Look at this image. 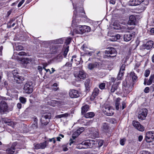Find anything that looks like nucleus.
I'll return each mask as SVG.
<instances>
[{
  "instance_id": "f257e3e1",
  "label": "nucleus",
  "mask_w": 154,
  "mask_h": 154,
  "mask_svg": "<svg viewBox=\"0 0 154 154\" xmlns=\"http://www.w3.org/2000/svg\"><path fill=\"white\" fill-rule=\"evenodd\" d=\"M79 67H76L74 72V75L75 78V80L77 81H81L85 79L86 78V74L85 72L82 70H79Z\"/></svg>"
},
{
  "instance_id": "f03ea898",
  "label": "nucleus",
  "mask_w": 154,
  "mask_h": 154,
  "mask_svg": "<svg viewBox=\"0 0 154 154\" xmlns=\"http://www.w3.org/2000/svg\"><path fill=\"white\" fill-rule=\"evenodd\" d=\"M11 110L9 108V106L7 102L4 100L0 102V114L1 115L7 114Z\"/></svg>"
},
{
  "instance_id": "7ed1b4c3",
  "label": "nucleus",
  "mask_w": 154,
  "mask_h": 154,
  "mask_svg": "<svg viewBox=\"0 0 154 154\" xmlns=\"http://www.w3.org/2000/svg\"><path fill=\"white\" fill-rule=\"evenodd\" d=\"M51 117V114L50 112L45 113L42 115L40 119L41 123V127H43L47 125L50 122Z\"/></svg>"
},
{
  "instance_id": "20e7f679",
  "label": "nucleus",
  "mask_w": 154,
  "mask_h": 154,
  "mask_svg": "<svg viewBox=\"0 0 154 154\" xmlns=\"http://www.w3.org/2000/svg\"><path fill=\"white\" fill-rule=\"evenodd\" d=\"M105 53L106 54L104 56V58L108 57H115L117 55V53L115 48L110 47L107 48V50L105 51Z\"/></svg>"
},
{
  "instance_id": "39448f33",
  "label": "nucleus",
  "mask_w": 154,
  "mask_h": 154,
  "mask_svg": "<svg viewBox=\"0 0 154 154\" xmlns=\"http://www.w3.org/2000/svg\"><path fill=\"white\" fill-rule=\"evenodd\" d=\"M133 86V83H130L129 81L125 80L123 83V88L125 93H129L131 91Z\"/></svg>"
},
{
  "instance_id": "423d86ee",
  "label": "nucleus",
  "mask_w": 154,
  "mask_h": 154,
  "mask_svg": "<svg viewBox=\"0 0 154 154\" xmlns=\"http://www.w3.org/2000/svg\"><path fill=\"white\" fill-rule=\"evenodd\" d=\"M33 88L32 82L31 81H28L24 85L23 89L26 93L30 94L33 91Z\"/></svg>"
},
{
  "instance_id": "0eeeda50",
  "label": "nucleus",
  "mask_w": 154,
  "mask_h": 154,
  "mask_svg": "<svg viewBox=\"0 0 154 154\" xmlns=\"http://www.w3.org/2000/svg\"><path fill=\"white\" fill-rule=\"evenodd\" d=\"M12 72L14 76V82L17 84H21L23 82V81L25 79L23 77L14 74L15 73L17 74H18V72L17 71L14 70L12 71Z\"/></svg>"
},
{
  "instance_id": "6e6552de",
  "label": "nucleus",
  "mask_w": 154,
  "mask_h": 154,
  "mask_svg": "<svg viewBox=\"0 0 154 154\" xmlns=\"http://www.w3.org/2000/svg\"><path fill=\"white\" fill-rule=\"evenodd\" d=\"M148 113V110L146 108L140 109L138 112V118L141 120L145 119Z\"/></svg>"
},
{
  "instance_id": "1a4fd4ad",
  "label": "nucleus",
  "mask_w": 154,
  "mask_h": 154,
  "mask_svg": "<svg viewBox=\"0 0 154 154\" xmlns=\"http://www.w3.org/2000/svg\"><path fill=\"white\" fill-rule=\"evenodd\" d=\"M94 141L92 140H88L82 142V144L84 146L85 149L91 148L94 144Z\"/></svg>"
},
{
  "instance_id": "9d476101",
  "label": "nucleus",
  "mask_w": 154,
  "mask_h": 154,
  "mask_svg": "<svg viewBox=\"0 0 154 154\" xmlns=\"http://www.w3.org/2000/svg\"><path fill=\"white\" fill-rule=\"evenodd\" d=\"M153 41L150 40L147 42L146 43L143 44L140 47L141 50H145V49L150 50L153 47Z\"/></svg>"
},
{
  "instance_id": "9b49d317",
  "label": "nucleus",
  "mask_w": 154,
  "mask_h": 154,
  "mask_svg": "<svg viewBox=\"0 0 154 154\" xmlns=\"http://www.w3.org/2000/svg\"><path fill=\"white\" fill-rule=\"evenodd\" d=\"M146 140L147 142H151L154 140V131H150L146 133Z\"/></svg>"
},
{
  "instance_id": "f8f14e48",
  "label": "nucleus",
  "mask_w": 154,
  "mask_h": 154,
  "mask_svg": "<svg viewBox=\"0 0 154 154\" xmlns=\"http://www.w3.org/2000/svg\"><path fill=\"white\" fill-rule=\"evenodd\" d=\"M133 126L137 129L140 131H143L144 130V128L138 121L134 120L132 122Z\"/></svg>"
},
{
  "instance_id": "ddd939ff",
  "label": "nucleus",
  "mask_w": 154,
  "mask_h": 154,
  "mask_svg": "<svg viewBox=\"0 0 154 154\" xmlns=\"http://www.w3.org/2000/svg\"><path fill=\"white\" fill-rule=\"evenodd\" d=\"M62 48L60 45H53L50 48L51 51L53 54L59 52Z\"/></svg>"
},
{
  "instance_id": "4468645a",
  "label": "nucleus",
  "mask_w": 154,
  "mask_h": 154,
  "mask_svg": "<svg viewBox=\"0 0 154 154\" xmlns=\"http://www.w3.org/2000/svg\"><path fill=\"white\" fill-rule=\"evenodd\" d=\"M17 144V142L13 143L11 147L10 148L7 149L6 150V152L7 154H13L14 153H17V152H15L14 151L15 149V146Z\"/></svg>"
},
{
  "instance_id": "2eb2a0df",
  "label": "nucleus",
  "mask_w": 154,
  "mask_h": 154,
  "mask_svg": "<svg viewBox=\"0 0 154 154\" xmlns=\"http://www.w3.org/2000/svg\"><path fill=\"white\" fill-rule=\"evenodd\" d=\"M47 141H45L43 143L38 144H34V145L35 149H44L47 145Z\"/></svg>"
},
{
  "instance_id": "dca6fc26",
  "label": "nucleus",
  "mask_w": 154,
  "mask_h": 154,
  "mask_svg": "<svg viewBox=\"0 0 154 154\" xmlns=\"http://www.w3.org/2000/svg\"><path fill=\"white\" fill-rule=\"evenodd\" d=\"M69 95L71 98H77L80 95L79 92L74 89H71L69 90Z\"/></svg>"
},
{
  "instance_id": "f3484780",
  "label": "nucleus",
  "mask_w": 154,
  "mask_h": 154,
  "mask_svg": "<svg viewBox=\"0 0 154 154\" xmlns=\"http://www.w3.org/2000/svg\"><path fill=\"white\" fill-rule=\"evenodd\" d=\"M104 108L105 109H103V112L105 115L107 116H111L113 115L112 110L110 109L109 106H105Z\"/></svg>"
},
{
  "instance_id": "a211bd4d",
  "label": "nucleus",
  "mask_w": 154,
  "mask_h": 154,
  "mask_svg": "<svg viewBox=\"0 0 154 154\" xmlns=\"http://www.w3.org/2000/svg\"><path fill=\"white\" fill-rule=\"evenodd\" d=\"M21 62L23 65L24 67L28 68L27 65L30 63V62L32 61L31 59L28 58H23L21 59Z\"/></svg>"
},
{
  "instance_id": "6ab92c4d",
  "label": "nucleus",
  "mask_w": 154,
  "mask_h": 154,
  "mask_svg": "<svg viewBox=\"0 0 154 154\" xmlns=\"http://www.w3.org/2000/svg\"><path fill=\"white\" fill-rule=\"evenodd\" d=\"M133 33H127L124 35V40L125 41L128 42L131 40L133 37L134 36Z\"/></svg>"
},
{
  "instance_id": "aec40b11",
  "label": "nucleus",
  "mask_w": 154,
  "mask_h": 154,
  "mask_svg": "<svg viewBox=\"0 0 154 154\" xmlns=\"http://www.w3.org/2000/svg\"><path fill=\"white\" fill-rule=\"evenodd\" d=\"M82 26L78 25L76 27V28L74 29L73 32L74 33L76 34H83V29L82 28Z\"/></svg>"
},
{
  "instance_id": "412c9836",
  "label": "nucleus",
  "mask_w": 154,
  "mask_h": 154,
  "mask_svg": "<svg viewBox=\"0 0 154 154\" xmlns=\"http://www.w3.org/2000/svg\"><path fill=\"white\" fill-rule=\"evenodd\" d=\"M136 19L133 15H131L129 17V20L128 22V24L131 25H135V23Z\"/></svg>"
},
{
  "instance_id": "4be33fe9",
  "label": "nucleus",
  "mask_w": 154,
  "mask_h": 154,
  "mask_svg": "<svg viewBox=\"0 0 154 154\" xmlns=\"http://www.w3.org/2000/svg\"><path fill=\"white\" fill-rule=\"evenodd\" d=\"M71 62H73L76 65H78L80 64V59L77 57V56L75 55L73 56L71 60Z\"/></svg>"
},
{
  "instance_id": "5701e85b",
  "label": "nucleus",
  "mask_w": 154,
  "mask_h": 154,
  "mask_svg": "<svg viewBox=\"0 0 154 154\" xmlns=\"http://www.w3.org/2000/svg\"><path fill=\"white\" fill-rule=\"evenodd\" d=\"M121 99L119 98H117L115 101V106L116 109L117 110H119V108H121V106L120 105V101Z\"/></svg>"
},
{
  "instance_id": "b1692460",
  "label": "nucleus",
  "mask_w": 154,
  "mask_h": 154,
  "mask_svg": "<svg viewBox=\"0 0 154 154\" xmlns=\"http://www.w3.org/2000/svg\"><path fill=\"white\" fill-rule=\"evenodd\" d=\"M69 46L68 45H66V46L64 45V47L63 49V55L64 57H65L67 54V53L69 51Z\"/></svg>"
},
{
  "instance_id": "393cba45",
  "label": "nucleus",
  "mask_w": 154,
  "mask_h": 154,
  "mask_svg": "<svg viewBox=\"0 0 154 154\" xmlns=\"http://www.w3.org/2000/svg\"><path fill=\"white\" fill-rule=\"evenodd\" d=\"M90 80L89 79H86L85 82V85L86 90L88 91L90 90Z\"/></svg>"
},
{
  "instance_id": "a878e982",
  "label": "nucleus",
  "mask_w": 154,
  "mask_h": 154,
  "mask_svg": "<svg viewBox=\"0 0 154 154\" xmlns=\"http://www.w3.org/2000/svg\"><path fill=\"white\" fill-rule=\"evenodd\" d=\"M83 34L89 32L91 30V28L89 26H82Z\"/></svg>"
},
{
  "instance_id": "bb28decb",
  "label": "nucleus",
  "mask_w": 154,
  "mask_h": 154,
  "mask_svg": "<svg viewBox=\"0 0 154 154\" xmlns=\"http://www.w3.org/2000/svg\"><path fill=\"white\" fill-rule=\"evenodd\" d=\"M89 108V106L88 105H86L84 106L82 108L81 113L82 114H83L88 111Z\"/></svg>"
},
{
  "instance_id": "cd10ccee",
  "label": "nucleus",
  "mask_w": 154,
  "mask_h": 154,
  "mask_svg": "<svg viewBox=\"0 0 154 154\" xmlns=\"http://www.w3.org/2000/svg\"><path fill=\"white\" fill-rule=\"evenodd\" d=\"M63 38H60V39L52 40V42L53 43L55 44H61L63 43Z\"/></svg>"
},
{
  "instance_id": "c85d7f7f",
  "label": "nucleus",
  "mask_w": 154,
  "mask_h": 154,
  "mask_svg": "<svg viewBox=\"0 0 154 154\" xmlns=\"http://www.w3.org/2000/svg\"><path fill=\"white\" fill-rule=\"evenodd\" d=\"M99 90L98 88H95L92 93V97L95 98L96 96H97L99 93Z\"/></svg>"
},
{
  "instance_id": "c756f323",
  "label": "nucleus",
  "mask_w": 154,
  "mask_h": 154,
  "mask_svg": "<svg viewBox=\"0 0 154 154\" xmlns=\"http://www.w3.org/2000/svg\"><path fill=\"white\" fill-rule=\"evenodd\" d=\"M94 113L93 112H88L85 115V117L86 118H91L94 116Z\"/></svg>"
},
{
  "instance_id": "7c9ffc66",
  "label": "nucleus",
  "mask_w": 154,
  "mask_h": 154,
  "mask_svg": "<svg viewBox=\"0 0 154 154\" xmlns=\"http://www.w3.org/2000/svg\"><path fill=\"white\" fill-rule=\"evenodd\" d=\"M153 82H154V74L150 76L149 79L147 82V85H150Z\"/></svg>"
},
{
  "instance_id": "2f4dec72",
  "label": "nucleus",
  "mask_w": 154,
  "mask_h": 154,
  "mask_svg": "<svg viewBox=\"0 0 154 154\" xmlns=\"http://www.w3.org/2000/svg\"><path fill=\"white\" fill-rule=\"evenodd\" d=\"M118 87V85L117 84H115L112 85L110 90L111 92V93L114 92L117 89Z\"/></svg>"
},
{
  "instance_id": "473e14b6",
  "label": "nucleus",
  "mask_w": 154,
  "mask_h": 154,
  "mask_svg": "<svg viewBox=\"0 0 154 154\" xmlns=\"http://www.w3.org/2000/svg\"><path fill=\"white\" fill-rule=\"evenodd\" d=\"M95 68L100 69L102 67V63L101 62H95Z\"/></svg>"
},
{
  "instance_id": "72a5a7b5",
  "label": "nucleus",
  "mask_w": 154,
  "mask_h": 154,
  "mask_svg": "<svg viewBox=\"0 0 154 154\" xmlns=\"http://www.w3.org/2000/svg\"><path fill=\"white\" fill-rule=\"evenodd\" d=\"M109 127L108 124L106 123H104L103 125V128L104 131L106 132L109 129Z\"/></svg>"
},
{
  "instance_id": "f704fd0d",
  "label": "nucleus",
  "mask_w": 154,
  "mask_h": 154,
  "mask_svg": "<svg viewBox=\"0 0 154 154\" xmlns=\"http://www.w3.org/2000/svg\"><path fill=\"white\" fill-rule=\"evenodd\" d=\"M95 63H90L88 66V68L90 70H92L95 68Z\"/></svg>"
},
{
  "instance_id": "c9c22d12",
  "label": "nucleus",
  "mask_w": 154,
  "mask_h": 154,
  "mask_svg": "<svg viewBox=\"0 0 154 154\" xmlns=\"http://www.w3.org/2000/svg\"><path fill=\"white\" fill-rule=\"evenodd\" d=\"M19 100L20 102L23 104H25L26 101V98L23 97H20L19 98Z\"/></svg>"
},
{
  "instance_id": "e433bc0d",
  "label": "nucleus",
  "mask_w": 154,
  "mask_h": 154,
  "mask_svg": "<svg viewBox=\"0 0 154 154\" xmlns=\"http://www.w3.org/2000/svg\"><path fill=\"white\" fill-rule=\"evenodd\" d=\"M124 74V72L122 71H119V73L118 75L117 79L118 80H120L121 79V77L123 76Z\"/></svg>"
},
{
  "instance_id": "4c0bfd02",
  "label": "nucleus",
  "mask_w": 154,
  "mask_h": 154,
  "mask_svg": "<svg viewBox=\"0 0 154 154\" xmlns=\"http://www.w3.org/2000/svg\"><path fill=\"white\" fill-rule=\"evenodd\" d=\"M79 135V134L78 132L76 131L73 133L72 135V138L73 139V140L78 137Z\"/></svg>"
},
{
  "instance_id": "58836bf2",
  "label": "nucleus",
  "mask_w": 154,
  "mask_h": 154,
  "mask_svg": "<svg viewBox=\"0 0 154 154\" xmlns=\"http://www.w3.org/2000/svg\"><path fill=\"white\" fill-rule=\"evenodd\" d=\"M136 4L135 0H131L128 2V4L132 6H136Z\"/></svg>"
},
{
  "instance_id": "ea45409f",
  "label": "nucleus",
  "mask_w": 154,
  "mask_h": 154,
  "mask_svg": "<svg viewBox=\"0 0 154 154\" xmlns=\"http://www.w3.org/2000/svg\"><path fill=\"white\" fill-rule=\"evenodd\" d=\"M23 47L22 45H19L16 46L15 48V50L17 51H20L22 50H23Z\"/></svg>"
},
{
  "instance_id": "a19ab883",
  "label": "nucleus",
  "mask_w": 154,
  "mask_h": 154,
  "mask_svg": "<svg viewBox=\"0 0 154 154\" xmlns=\"http://www.w3.org/2000/svg\"><path fill=\"white\" fill-rule=\"evenodd\" d=\"M84 130V128L83 127H82L80 128H79L76 131L78 132V133L79 134V135L81 134L83 131Z\"/></svg>"
},
{
  "instance_id": "79ce46f5",
  "label": "nucleus",
  "mask_w": 154,
  "mask_h": 154,
  "mask_svg": "<svg viewBox=\"0 0 154 154\" xmlns=\"http://www.w3.org/2000/svg\"><path fill=\"white\" fill-rule=\"evenodd\" d=\"M71 41V38L70 37L68 38L66 40L65 42V44H66V45H68L70 43Z\"/></svg>"
},
{
  "instance_id": "37998d69",
  "label": "nucleus",
  "mask_w": 154,
  "mask_h": 154,
  "mask_svg": "<svg viewBox=\"0 0 154 154\" xmlns=\"http://www.w3.org/2000/svg\"><path fill=\"white\" fill-rule=\"evenodd\" d=\"M76 148L79 149H85L84 146L82 144V142L81 143H78L77 144Z\"/></svg>"
},
{
  "instance_id": "c03bdc74",
  "label": "nucleus",
  "mask_w": 154,
  "mask_h": 154,
  "mask_svg": "<svg viewBox=\"0 0 154 154\" xmlns=\"http://www.w3.org/2000/svg\"><path fill=\"white\" fill-rule=\"evenodd\" d=\"M72 66V63L69 62L66 63L65 64L63 65V67H71Z\"/></svg>"
},
{
  "instance_id": "a18cd8bd",
  "label": "nucleus",
  "mask_w": 154,
  "mask_h": 154,
  "mask_svg": "<svg viewBox=\"0 0 154 154\" xmlns=\"http://www.w3.org/2000/svg\"><path fill=\"white\" fill-rule=\"evenodd\" d=\"M70 143H69V145H71L73 143L74 145H76L77 143V142H76L75 140H72V139H70Z\"/></svg>"
},
{
  "instance_id": "49530a36",
  "label": "nucleus",
  "mask_w": 154,
  "mask_h": 154,
  "mask_svg": "<svg viewBox=\"0 0 154 154\" xmlns=\"http://www.w3.org/2000/svg\"><path fill=\"white\" fill-rule=\"evenodd\" d=\"M103 144V140H100L98 142V146L96 148L97 149H99V148L102 146Z\"/></svg>"
},
{
  "instance_id": "de8ad7c7",
  "label": "nucleus",
  "mask_w": 154,
  "mask_h": 154,
  "mask_svg": "<svg viewBox=\"0 0 154 154\" xmlns=\"http://www.w3.org/2000/svg\"><path fill=\"white\" fill-rule=\"evenodd\" d=\"M144 0H135L136 5L140 4L143 2Z\"/></svg>"
},
{
  "instance_id": "09e8293b",
  "label": "nucleus",
  "mask_w": 154,
  "mask_h": 154,
  "mask_svg": "<svg viewBox=\"0 0 154 154\" xmlns=\"http://www.w3.org/2000/svg\"><path fill=\"white\" fill-rule=\"evenodd\" d=\"M150 73V71L149 69H146L145 72V73L144 74L145 76L147 77L149 75Z\"/></svg>"
},
{
  "instance_id": "8fccbe9b",
  "label": "nucleus",
  "mask_w": 154,
  "mask_h": 154,
  "mask_svg": "<svg viewBox=\"0 0 154 154\" xmlns=\"http://www.w3.org/2000/svg\"><path fill=\"white\" fill-rule=\"evenodd\" d=\"M99 88L101 89H103L105 88V83H101L99 85Z\"/></svg>"
},
{
  "instance_id": "3c124183",
  "label": "nucleus",
  "mask_w": 154,
  "mask_h": 154,
  "mask_svg": "<svg viewBox=\"0 0 154 154\" xmlns=\"http://www.w3.org/2000/svg\"><path fill=\"white\" fill-rule=\"evenodd\" d=\"M122 106H121V108L123 110L126 107V103L124 101H123L122 102Z\"/></svg>"
},
{
  "instance_id": "603ef678",
  "label": "nucleus",
  "mask_w": 154,
  "mask_h": 154,
  "mask_svg": "<svg viewBox=\"0 0 154 154\" xmlns=\"http://www.w3.org/2000/svg\"><path fill=\"white\" fill-rule=\"evenodd\" d=\"M31 127L33 129H36L38 128V123H34V124H32Z\"/></svg>"
},
{
  "instance_id": "864d4df0",
  "label": "nucleus",
  "mask_w": 154,
  "mask_h": 154,
  "mask_svg": "<svg viewBox=\"0 0 154 154\" xmlns=\"http://www.w3.org/2000/svg\"><path fill=\"white\" fill-rule=\"evenodd\" d=\"M125 139H121L120 141V143L121 145L123 146L125 144Z\"/></svg>"
},
{
  "instance_id": "5fc2aeb1",
  "label": "nucleus",
  "mask_w": 154,
  "mask_h": 154,
  "mask_svg": "<svg viewBox=\"0 0 154 154\" xmlns=\"http://www.w3.org/2000/svg\"><path fill=\"white\" fill-rule=\"evenodd\" d=\"M18 55L20 56H26L27 54L25 52L21 51L19 52Z\"/></svg>"
},
{
  "instance_id": "6e6d98bb",
  "label": "nucleus",
  "mask_w": 154,
  "mask_h": 154,
  "mask_svg": "<svg viewBox=\"0 0 154 154\" xmlns=\"http://www.w3.org/2000/svg\"><path fill=\"white\" fill-rule=\"evenodd\" d=\"M43 69V68H42V67L40 66H38V69L39 70L40 74L42 75V70Z\"/></svg>"
},
{
  "instance_id": "4d7b16f0",
  "label": "nucleus",
  "mask_w": 154,
  "mask_h": 154,
  "mask_svg": "<svg viewBox=\"0 0 154 154\" xmlns=\"http://www.w3.org/2000/svg\"><path fill=\"white\" fill-rule=\"evenodd\" d=\"M125 64H123L120 69V71H122V72H123V71L124 70H125Z\"/></svg>"
},
{
  "instance_id": "13d9d810",
  "label": "nucleus",
  "mask_w": 154,
  "mask_h": 154,
  "mask_svg": "<svg viewBox=\"0 0 154 154\" xmlns=\"http://www.w3.org/2000/svg\"><path fill=\"white\" fill-rule=\"evenodd\" d=\"M25 0H22L18 4V7H20L23 4Z\"/></svg>"
},
{
  "instance_id": "bf43d9fd",
  "label": "nucleus",
  "mask_w": 154,
  "mask_h": 154,
  "mask_svg": "<svg viewBox=\"0 0 154 154\" xmlns=\"http://www.w3.org/2000/svg\"><path fill=\"white\" fill-rule=\"evenodd\" d=\"M150 88L149 87H146L145 88L144 90V91L146 93H148L149 92Z\"/></svg>"
},
{
  "instance_id": "052dcab7",
  "label": "nucleus",
  "mask_w": 154,
  "mask_h": 154,
  "mask_svg": "<svg viewBox=\"0 0 154 154\" xmlns=\"http://www.w3.org/2000/svg\"><path fill=\"white\" fill-rule=\"evenodd\" d=\"M14 122L12 121H10L9 122H8L7 125H8L13 127L14 126Z\"/></svg>"
},
{
  "instance_id": "680f3d73",
  "label": "nucleus",
  "mask_w": 154,
  "mask_h": 154,
  "mask_svg": "<svg viewBox=\"0 0 154 154\" xmlns=\"http://www.w3.org/2000/svg\"><path fill=\"white\" fill-rule=\"evenodd\" d=\"M62 117L66 118L68 116H69V114H68L67 113H66L64 114H61Z\"/></svg>"
},
{
  "instance_id": "e2e57ef3",
  "label": "nucleus",
  "mask_w": 154,
  "mask_h": 154,
  "mask_svg": "<svg viewBox=\"0 0 154 154\" xmlns=\"http://www.w3.org/2000/svg\"><path fill=\"white\" fill-rule=\"evenodd\" d=\"M62 147L63 148V150L64 151H67L68 149V148H67V147L65 145L62 146Z\"/></svg>"
},
{
  "instance_id": "0e129e2a",
  "label": "nucleus",
  "mask_w": 154,
  "mask_h": 154,
  "mask_svg": "<svg viewBox=\"0 0 154 154\" xmlns=\"http://www.w3.org/2000/svg\"><path fill=\"white\" fill-rule=\"evenodd\" d=\"M97 152L98 151L96 149L95 152H94V151H91L90 153H89V154H97Z\"/></svg>"
},
{
  "instance_id": "69168bd1",
  "label": "nucleus",
  "mask_w": 154,
  "mask_h": 154,
  "mask_svg": "<svg viewBox=\"0 0 154 154\" xmlns=\"http://www.w3.org/2000/svg\"><path fill=\"white\" fill-rule=\"evenodd\" d=\"M17 107L19 109H21L22 107V104L20 103H18L17 104Z\"/></svg>"
},
{
  "instance_id": "338daca9",
  "label": "nucleus",
  "mask_w": 154,
  "mask_h": 154,
  "mask_svg": "<svg viewBox=\"0 0 154 154\" xmlns=\"http://www.w3.org/2000/svg\"><path fill=\"white\" fill-rule=\"evenodd\" d=\"M141 154H151V153L148 151H143Z\"/></svg>"
},
{
  "instance_id": "774afa93",
  "label": "nucleus",
  "mask_w": 154,
  "mask_h": 154,
  "mask_svg": "<svg viewBox=\"0 0 154 154\" xmlns=\"http://www.w3.org/2000/svg\"><path fill=\"white\" fill-rule=\"evenodd\" d=\"M151 91H154V84L152 85L150 88Z\"/></svg>"
}]
</instances>
